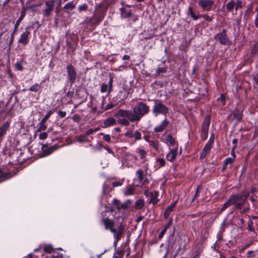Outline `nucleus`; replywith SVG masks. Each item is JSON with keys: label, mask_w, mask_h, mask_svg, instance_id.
Here are the masks:
<instances>
[{"label": "nucleus", "mask_w": 258, "mask_h": 258, "mask_svg": "<svg viewBox=\"0 0 258 258\" xmlns=\"http://www.w3.org/2000/svg\"><path fill=\"white\" fill-rule=\"evenodd\" d=\"M12 177L11 174L9 172H4L0 168V183L7 179H10Z\"/></svg>", "instance_id": "26"}, {"label": "nucleus", "mask_w": 258, "mask_h": 258, "mask_svg": "<svg viewBox=\"0 0 258 258\" xmlns=\"http://www.w3.org/2000/svg\"><path fill=\"white\" fill-rule=\"evenodd\" d=\"M145 206V202L143 199H140L136 202L135 208L136 210H141Z\"/></svg>", "instance_id": "35"}, {"label": "nucleus", "mask_w": 258, "mask_h": 258, "mask_svg": "<svg viewBox=\"0 0 258 258\" xmlns=\"http://www.w3.org/2000/svg\"><path fill=\"white\" fill-rule=\"evenodd\" d=\"M154 101V104L152 109L154 116L157 117L158 115L162 114L166 117L169 111V108L157 99Z\"/></svg>", "instance_id": "1"}, {"label": "nucleus", "mask_w": 258, "mask_h": 258, "mask_svg": "<svg viewBox=\"0 0 258 258\" xmlns=\"http://www.w3.org/2000/svg\"><path fill=\"white\" fill-rule=\"evenodd\" d=\"M203 17L204 19L208 22H211L213 21V17L209 16L207 14H204L201 15V18Z\"/></svg>", "instance_id": "56"}, {"label": "nucleus", "mask_w": 258, "mask_h": 258, "mask_svg": "<svg viewBox=\"0 0 258 258\" xmlns=\"http://www.w3.org/2000/svg\"><path fill=\"white\" fill-rule=\"evenodd\" d=\"M234 162V159L232 158L231 157H228L226 158L224 162H223V167L221 169L222 172H224L227 168V165L230 164V168H232V164Z\"/></svg>", "instance_id": "27"}, {"label": "nucleus", "mask_w": 258, "mask_h": 258, "mask_svg": "<svg viewBox=\"0 0 258 258\" xmlns=\"http://www.w3.org/2000/svg\"><path fill=\"white\" fill-rule=\"evenodd\" d=\"M208 153H209V152H208L206 151H204V150L203 149L202 152L200 153V159L203 160L204 158H205Z\"/></svg>", "instance_id": "63"}, {"label": "nucleus", "mask_w": 258, "mask_h": 258, "mask_svg": "<svg viewBox=\"0 0 258 258\" xmlns=\"http://www.w3.org/2000/svg\"><path fill=\"white\" fill-rule=\"evenodd\" d=\"M121 94H122V93L121 92H120L119 93L117 94V95L114 97L111 102L113 103V104H115V106L119 105V104H122V101H124V100L126 98V97H124L123 98H121Z\"/></svg>", "instance_id": "22"}, {"label": "nucleus", "mask_w": 258, "mask_h": 258, "mask_svg": "<svg viewBox=\"0 0 258 258\" xmlns=\"http://www.w3.org/2000/svg\"><path fill=\"white\" fill-rule=\"evenodd\" d=\"M45 123H46V122L41 120V121L38 124V128L37 129V132H40L41 131H45L47 128V126L46 125Z\"/></svg>", "instance_id": "39"}, {"label": "nucleus", "mask_w": 258, "mask_h": 258, "mask_svg": "<svg viewBox=\"0 0 258 258\" xmlns=\"http://www.w3.org/2000/svg\"><path fill=\"white\" fill-rule=\"evenodd\" d=\"M99 135L100 136H103V139L108 142V143H111V137L109 135H106V134H105L104 133H100L99 134Z\"/></svg>", "instance_id": "50"}, {"label": "nucleus", "mask_w": 258, "mask_h": 258, "mask_svg": "<svg viewBox=\"0 0 258 258\" xmlns=\"http://www.w3.org/2000/svg\"><path fill=\"white\" fill-rule=\"evenodd\" d=\"M132 202L130 200H126L125 202L120 205L119 210L121 209L126 210L128 209L129 206L132 204Z\"/></svg>", "instance_id": "41"}, {"label": "nucleus", "mask_w": 258, "mask_h": 258, "mask_svg": "<svg viewBox=\"0 0 258 258\" xmlns=\"http://www.w3.org/2000/svg\"><path fill=\"white\" fill-rule=\"evenodd\" d=\"M126 110L119 109L115 114L116 117H125Z\"/></svg>", "instance_id": "54"}, {"label": "nucleus", "mask_w": 258, "mask_h": 258, "mask_svg": "<svg viewBox=\"0 0 258 258\" xmlns=\"http://www.w3.org/2000/svg\"><path fill=\"white\" fill-rule=\"evenodd\" d=\"M15 68L17 70L19 71H22L24 70V68L22 66L21 61H17L15 63Z\"/></svg>", "instance_id": "59"}, {"label": "nucleus", "mask_w": 258, "mask_h": 258, "mask_svg": "<svg viewBox=\"0 0 258 258\" xmlns=\"http://www.w3.org/2000/svg\"><path fill=\"white\" fill-rule=\"evenodd\" d=\"M240 194L242 195L243 199H245L244 201L246 203L247 199L249 196L250 192L248 189H244Z\"/></svg>", "instance_id": "51"}, {"label": "nucleus", "mask_w": 258, "mask_h": 258, "mask_svg": "<svg viewBox=\"0 0 258 258\" xmlns=\"http://www.w3.org/2000/svg\"><path fill=\"white\" fill-rule=\"evenodd\" d=\"M177 151L178 147H176L175 148L170 150L169 152L166 155V159L170 162H173L177 156Z\"/></svg>", "instance_id": "19"}, {"label": "nucleus", "mask_w": 258, "mask_h": 258, "mask_svg": "<svg viewBox=\"0 0 258 258\" xmlns=\"http://www.w3.org/2000/svg\"><path fill=\"white\" fill-rule=\"evenodd\" d=\"M66 73L67 75V81L72 87L76 82L78 77L77 71L74 66L72 64H69L66 67Z\"/></svg>", "instance_id": "5"}, {"label": "nucleus", "mask_w": 258, "mask_h": 258, "mask_svg": "<svg viewBox=\"0 0 258 258\" xmlns=\"http://www.w3.org/2000/svg\"><path fill=\"white\" fill-rule=\"evenodd\" d=\"M214 39L222 45L229 46L231 44V41L228 36L227 30L226 29H223L216 34L214 36Z\"/></svg>", "instance_id": "2"}, {"label": "nucleus", "mask_w": 258, "mask_h": 258, "mask_svg": "<svg viewBox=\"0 0 258 258\" xmlns=\"http://www.w3.org/2000/svg\"><path fill=\"white\" fill-rule=\"evenodd\" d=\"M169 123V121L165 117V119L161 121L160 124L156 125L154 128V132L157 133L163 132L168 126Z\"/></svg>", "instance_id": "17"}, {"label": "nucleus", "mask_w": 258, "mask_h": 258, "mask_svg": "<svg viewBox=\"0 0 258 258\" xmlns=\"http://www.w3.org/2000/svg\"><path fill=\"white\" fill-rule=\"evenodd\" d=\"M156 161L159 165V168L164 167L166 165L165 160L163 158H157Z\"/></svg>", "instance_id": "55"}, {"label": "nucleus", "mask_w": 258, "mask_h": 258, "mask_svg": "<svg viewBox=\"0 0 258 258\" xmlns=\"http://www.w3.org/2000/svg\"><path fill=\"white\" fill-rule=\"evenodd\" d=\"M167 71V68L166 67H161L158 68L156 71L155 75L156 76H159L161 74L165 73Z\"/></svg>", "instance_id": "45"}, {"label": "nucleus", "mask_w": 258, "mask_h": 258, "mask_svg": "<svg viewBox=\"0 0 258 258\" xmlns=\"http://www.w3.org/2000/svg\"><path fill=\"white\" fill-rule=\"evenodd\" d=\"M78 11L80 12H86L88 9V6L86 4H84L83 5H80L78 7Z\"/></svg>", "instance_id": "48"}, {"label": "nucleus", "mask_w": 258, "mask_h": 258, "mask_svg": "<svg viewBox=\"0 0 258 258\" xmlns=\"http://www.w3.org/2000/svg\"><path fill=\"white\" fill-rule=\"evenodd\" d=\"M41 145L42 154L40 155L41 157H44L50 155L58 148V146L56 144L51 147H48L47 144H42Z\"/></svg>", "instance_id": "11"}, {"label": "nucleus", "mask_w": 258, "mask_h": 258, "mask_svg": "<svg viewBox=\"0 0 258 258\" xmlns=\"http://www.w3.org/2000/svg\"><path fill=\"white\" fill-rule=\"evenodd\" d=\"M188 14L192 18L193 20H197L201 18V14L196 9L193 8L192 7L188 8Z\"/></svg>", "instance_id": "20"}, {"label": "nucleus", "mask_w": 258, "mask_h": 258, "mask_svg": "<svg viewBox=\"0 0 258 258\" xmlns=\"http://www.w3.org/2000/svg\"><path fill=\"white\" fill-rule=\"evenodd\" d=\"M198 3L203 11L209 12L212 10L214 2L213 0H199Z\"/></svg>", "instance_id": "15"}, {"label": "nucleus", "mask_w": 258, "mask_h": 258, "mask_svg": "<svg viewBox=\"0 0 258 258\" xmlns=\"http://www.w3.org/2000/svg\"><path fill=\"white\" fill-rule=\"evenodd\" d=\"M213 143L208 141L203 149L209 153L211 149L213 148Z\"/></svg>", "instance_id": "43"}, {"label": "nucleus", "mask_w": 258, "mask_h": 258, "mask_svg": "<svg viewBox=\"0 0 258 258\" xmlns=\"http://www.w3.org/2000/svg\"><path fill=\"white\" fill-rule=\"evenodd\" d=\"M41 88V84L35 83L29 89V90L32 92H37Z\"/></svg>", "instance_id": "37"}, {"label": "nucleus", "mask_w": 258, "mask_h": 258, "mask_svg": "<svg viewBox=\"0 0 258 258\" xmlns=\"http://www.w3.org/2000/svg\"><path fill=\"white\" fill-rule=\"evenodd\" d=\"M217 102H221L222 105H224L226 104V94H221L220 95V97L217 99Z\"/></svg>", "instance_id": "46"}, {"label": "nucleus", "mask_w": 258, "mask_h": 258, "mask_svg": "<svg viewBox=\"0 0 258 258\" xmlns=\"http://www.w3.org/2000/svg\"><path fill=\"white\" fill-rule=\"evenodd\" d=\"M172 212V211L167 207L164 211V218L165 219H168L169 218L170 214Z\"/></svg>", "instance_id": "52"}, {"label": "nucleus", "mask_w": 258, "mask_h": 258, "mask_svg": "<svg viewBox=\"0 0 258 258\" xmlns=\"http://www.w3.org/2000/svg\"><path fill=\"white\" fill-rule=\"evenodd\" d=\"M81 115L79 114H75L72 117L73 120L75 122H79L81 120Z\"/></svg>", "instance_id": "57"}, {"label": "nucleus", "mask_w": 258, "mask_h": 258, "mask_svg": "<svg viewBox=\"0 0 258 258\" xmlns=\"http://www.w3.org/2000/svg\"><path fill=\"white\" fill-rule=\"evenodd\" d=\"M124 252V248L118 247L115 252L116 255H114L113 258H123Z\"/></svg>", "instance_id": "34"}, {"label": "nucleus", "mask_w": 258, "mask_h": 258, "mask_svg": "<svg viewBox=\"0 0 258 258\" xmlns=\"http://www.w3.org/2000/svg\"><path fill=\"white\" fill-rule=\"evenodd\" d=\"M149 143L150 146H152L155 150H157L158 149V141L151 140Z\"/></svg>", "instance_id": "47"}, {"label": "nucleus", "mask_w": 258, "mask_h": 258, "mask_svg": "<svg viewBox=\"0 0 258 258\" xmlns=\"http://www.w3.org/2000/svg\"><path fill=\"white\" fill-rule=\"evenodd\" d=\"M54 0H47L45 2V9L43 10L44 16L49 17L54 8Z\"/></svg>", "instance_id": "14"}, {"label": "nucleus", "mask_w": 258, "mask_h": 258, "mask_svg": "<svg viewBox=\"0 0 258 258\" xmlns=\"http://www.w3.org/2000/svg\"><path fill=\"white\" fill-rule=\"evenodd\" d=\"M52 111L51 110L48 111L47 113L45 115V116L43 117L41 120L46 122L48 118L50 117V115L52 114Z\"/></svg>", "instance_id": "62"}, {"label": "nucleus", "mask_w": 258, "mask_h": 258, "mask_svg": "<svg viewBox=\"0 0 258 258\" xmlns=\"http://www.w3.org/2000/svg\"><path fill=\"white\" fill-rule=\"evenodd\" d=\"M165 142L166 144L169 143L170 145L172 146L176 145V147H178V143H177V142H176L175 141V139H174L173 138V137L172 136V135L171 134L167 135L165 137Z\"/></svg>", "instance_id": "28"}, {"label": "nucleus", "mask_w": 258, "mask_h": 258, "mask_svg": "<svg viewBox=\"0 0 258 258\" xmlns=\"http://www.w3.org/2000/svg\"><path fill=\"white\" fill-rule=\"evenodd\" d=\"M173 224V219L171 217L169 218V220L167 222V223L165 225L164 228L162 229V231H163L165 233L166 232L167 229L169 228V227L172 225Z\"/></svg>", "instance_id": "44"}, {"label": "nucleus", "mask_w": 258, "mask_h": 258, "mask_svg": "<svg viewBox=\"0 0 258 258\" xmlns=\"http://www.w3.org/2000/svg\"><path fill=\"white\" fill-rule=\"evenodd\" d=\"M90 138L91 139L90 140L89 138L86 136L85 134L76 137L77 141L79 143L89 142L93 139V137H91Z\"/></svg>", "instance_id": "30"}, {"label": "nucleus", "mask_w": 258, "mask_h": 258, "mask_svg": "<svg viewBox=\"0 0 258 258\" xmlns=\"http://www.w3.org/2000/svg\"><path fill=\"white\" fill-rule=\"evenodd\" d=\"M250 56L252 57L258 56V41L254 43L252 46L250 50Z\"/></svg>", "instance_id": "32"}, {"label": "nucleus", "mask_w": 258, "mask_h": 258, "mask_svg": "<svg viewBox=\"0 0 258 258\" xmlns=\"http://www.w3.org/2000/svg\"><path fill=\"white\" fill-rule=\"evenodd\" d=\"M102 223L104 224V229L106 230H109L112 233L115 234L118 231V226L116 229L114 227L115 222L110 219L108 217L103 218L101 220Z\"/></svg>", "instance_id": "9"}, {"label": "nucleus", "mask_w": 258, "mask_h": 258, "mask_svg": "<svg viewBox=\"0 0 258 258\" xmlns=\"http://www.w3.org/2000/svg\"><path fill=\"white\" fill-rule=\"evenodd\" d=\"M135 188L132 186H128L127 187L126 190L124 192V194L126 196L133 195L134 194Z\"/></svg>", "instance_id": "40"}, {"label": "nucleus", "mask_w": 258, "mask_h": 258, "mask_svg": "<svg viewBox=\"0 0 258 258\" xmlns=\"http://www.w3.org/2000/svg\"><path fill=\"white\" fill-rule=\"evenodd\" d=\"M137 152L139 153L140 159L142 160H144L147 155V152L143 149L138 148L137 149Z\"/></svg>", "instance_id": "38"}, {"label": "nucleus", "mask_w": 258, "mask_h": 258, "mask_svg": "<svg viewBox=\"0 0 258 258\" xmlns=\"http://www.w3.org/2000/svg\"><path fill=\"white\" fill-rule=\"evenodd\" d=\"M151 200L150 203H152L154 205L156 204L158 202V197L159 196V191L155 190L154 192H150Z\"/></svg>", "instance_id": "29"}, {"label": "nucleus", "mask_w": 258, "mask_h": 258, "mask_svg": "<svg viewBox=\"0 0 258 258\" xmlns=\"http://www.w3.org/2000/svg\"><path fill=\"white\" fill-rule=\"evenodd\" d=\"M104 18V14L103 13L97 12L94 14L91 18H86L85 22L94 29L102 21Z\"/></svg>", "instance_id": "3"}, {"label": "nucleus", "mask_w": 258, "mask_h": 258, "mask_svg": "<svg viewBox=\"0 0 258 258\" xmlns=\"http://www.w3.org/2000/svg\"><path fill=\"white\" fill-rule=\"evenodd\" d=\"M66 43L67 51L74 52L76 48L77 42L72 38H70L66 40Z\"/></svg>", "instance_id": "18"}, {"label": "nucleus", "mask_w": 258, "mask_h": 258, "mask_svg": "<svg viewBox=\"0 0 258 258\" xmlns=\"http://www.w3.org/2000/svg\"><path fill=\"white\" fill-rule=\"evenodd\" d=\"M243 117V110L240 108L234 109L227 116V120L228 121H232L235 120V125H237L239 123L242 121Z\"/></svg>", "instance_id": "8"}, {"label": "nucleus", "mask_w": 258, "mask_h": 258, "mask_svg": "<svg viewBox=\"0 0 258 258\" xmlns=\"http://www.w3.org/2000/svg\"><path fill=\"white\" fill-rule=\"evenodd\" d=\"M125 117L131 122L139 121L136 114L134 113V111L132 112L131 110H126Z\"/></svg>", "instance_id": "25"}, {"label": "nucleus", "mask_w": 258, "mask_h": 258, "mask_svg": "<svg viewBox=\"0 0 258 258\" xmlns=\"http://www.w3.org/2000/svg\"><path fill=\"white\" fill-rule=\"evenodd\" d=\"M248 230L251 232H254V229L253 227V222L251 220L248 222Z\"/></svg>", "instance_id": "64"}, {"label": "nucleus", "mask_w": 258, "mask_h": 258, "mask_svg": "<svg viewBox=\"0 0 258 258\" xmlns=\"http://www.w3.org/2000/svg\"><path fill=\"white\" fill-rule=\"evenodd\" d=\"M141 133L139 131H136L135 133L133 134V137L137 141L140 140L142 138Z\"/></svg>", "instance_id": "58"}, {"label": "nucleus", "mask_w": 258, "mask_h": 258, "mask_svg": "<svg viewBox=\"0 0 258 258\" xmlns=\"http://www.w3.org/2000/svg\"><path fill=\"white\" fill-rule=\"evenodd\" d=\"M136 175H137L138 180L140 182H142L144 180V172L143 171L139 169L136 171Z\"/></svg>", "instance_id": "42"}, {"label": "nucleus", "mask_w": 258, "mask_h": 258, "mask_svg": "<svg viewBox=\"0 0 258 258\" xmlns=\"http://www.w3.org/2000/svg\"><path fill=\"white\" fill-rule=\"evenodd\" d=\"M242 3L241 0H237L235 3V9L236 11H237L239 9H241L242 8Z\"/></svg>", "instance_id": "60"}, {"label": "nucleus", "mask_w": 258, "mask_h": 258, "mask_svg": "<svg viewBox=\"0 0 258 258\" xmlns=\"http://www.w3.org/2000/svg\"><path fill=\"white\" fill-rule=\"evenodd\" d=\"M211 116L210 114L207 115L202 123L201 129L200 131L201 137L203 141L207 139L208 136V132L211 122Z\"/></svg>", "instance_id": "6"}, {"label": "nucleus", "mask_w": 258, "mask_h": 258, "mask_svg": "<svg viewBox=\"0 0 258 258\" xmlns=\"http://www.w3.org/2000/svg\"><path fill=\"white\" fill-rule=\"evenodd\" d=\"M76 4L77 3H75L74 1L68 3L63 7L64 12L67 13H70L76 7Z\"/></svg>", "instance_id": "23"}, {"label": "nucleus", "mask_w": 258, "mask_h": 258, "mask_svg": "<svg viewBox=\"0 0 258 258\" xmlns=\"http://www.w3.org/2000/svg\"><path fill=\"white\" fill-rule=\"evenodd\" d=\"M11 119H9L6 121L2 123L0 126V144L3 142L5 137L7 134V132L10 128Z\"/></svg>", "instance_id": "12"}, {"label": "nucleus", "mask_w": 258, "mask_h": 258, "mask_svg": "<svg viewBox=\"0 0 258 258\" xmlns=\"http://www.w3.org/2000/svg\"><path fill=\"white\" fill-rule=\"evenodd\" d=\"M25 16H26V9L25 8H23L22 9V10L21 12L20 16L19 17L18 19L17 20V22L15 25L14 28H15V30H17V29L20 25V23L23 20V19L24 18Z\"/></svg>", "instance_id": "31"}, {"label": "nucleus", "mask_w": 258, "mask_h": 258, "mask_svg": "<svg viewBox=\"0 0 258 258\" xmlns=\"http://www.w3.org/2000/svg\"><path fill=\"white\" fill-rule=\"evenodd\" d=\"M121 17L123 18H129L133 15L132 10H126L125 8H121L119 9Z\"/></svg>", "instance_id": "21"}, {"label": "nucleus", "mask_w": 258, "mask_h": 258, "mask_svg": "<svg viewBox=\"0 0 258 258\" xmlns=\"http://www.w3.org/2000/svg\"><path fill=\"white\" fill-rule=\"evenodd\" d=\"M242 12L241 11L240 12V16L236 18L234 21L236 22V26L238 27H239L240 26V24H241V16H242Z\"/></svg>", "instance_id": "61"}, {"label": "nucleus", "mask_w": 258, "mask_h": 258, "mask_svg": "<svg viewBox=\"0 0 258 258\" xmlns=\"http://www.w3.org/2000/svg\"><path fill=\"white\" fill-rule=\"evenodd\" d=\"M114 74L110 73L109 74V81L108 84L102 83L100 85V92L102 93L108 92V94L110 93L112 91Z\"/></svg>", "instance_id": "10"}, {"label": "nucleus", "mask_w": 258, "mask_h": 258, "mask_svg": "<svg viewBox=\"0 0 258 258\" xmlns=\"http://www.w3.org/2000/svg\"><path fill=\"white\" fill-rule=\"evenodd\" d=\"M32 28V26H27L25 29V31L23 32L21 35L20 38L18 40V43L26 45L29 42V36L31 35V32L29 29Z\"/></svg>", "instance_id": "13"}, {"label": "nucleus", "mask_w": 258, "mask_h": 258, "mask_svg": "<svg viewBox=\"0 0 258 258\" xmlns=\"http://www.w3.org/2000/svg\"><path fill=\"white\" fill-rule=\"evenodd\" d=\"M233 205L232 202L229 198L228 200L222 205L221 208L219 210V214H221L223 213L226 209H227L230 206Z\"/></svg>", "instance_id": "33"}, {"label": "nucleus", "mask_w": 258, "mask_h": 258, "mask_svg": "<svg viewBox=\"0 0 258 258\" xmlns=\"http://www.w3.org/2000/svg\"><path fill=\"white\" fill-rule=\"evenodd\" d=\"M117 122L123 125H128L130 123L129 121L126 118H118Z\"/></svg>", "instance_id": "53"}, {"label": "nucleus", "mask_w": 258, "mask_h": 258, "mask_svg": "<svg viewBox=\"0 0 258 258\" xmlns=\"http://www.w3.org/2000/svg\"><path fill=\"white\" fill-rule=\"evenodd\" d=\"M124 227L122 224H120L118 225V231L117 233L113 234L114 242L113 246L116 248L117 242L120 240L122 235L124 233Z\"/></svg>", "instance_id": "16"}, {"label": "nucleus", "mask_w": 258, "mask_h": 258, "mask_svg": "<svg viewBox=\"0 0 258 258\" xmlns=\"http://www.w3.org/2000/svg\"><path fill=\"white\" fill-rule=\"evenodd\" d=\"M235 2L233 0H230L226 5L227 11L229 12H231L235 8Z\"/></svg>", "instance_id": "36"}, {"label": "nucleus", "mask_w": 258, "mask_h": 258, "mask_svg": "<svg viewBox=\"0 0 258 258\" xmlns=\"http://www.w3.org/2000/svg\"><path fill=\"white\" fill-rule=\"evenodd\" d=\"M229 198L236 210H241L242 207L245 204V199H243L242 195L240 194H232L229 196Z\"/></svg>", "instance_id": "7"}, {"label": "nucleus", "mask_w": 258, "mask_h": 258, "mask_svg": "<svg viewBox=\"0 0 258 258\" xmlns=\"http://www.w3.org/2000/svg\"><path fill=\"white\" fill-rule=\"evenodd\" d=\"M149 107L143 102H139L133 108L134 113L136 114L139 120L149 112Z\"/></svg>", "instance_id": "4"}, {"label": "nucleus", "mask_w": 258, "mask_h": 258, "mask_svg": "<svg viewBox=\"0 0 258 258\" xmlns=\"http://www.w3.org/2000/svg\"><path fill=\"white\" fill-rule=\"evenodd\" d=\"M116 124V120L113 117H109L104 120L103 122L102 127L106 128Z\"/></svg>", "instance_id": "24"}, {"label": "nucleus", "mask_w": 258, "mask_h": 258, "mask_svg": "<svg viewBox=\"0 0 258 258\" xmlns=\"http://www.w3.org/2000/svg\"><path fill=\"white\" fill-rule=\"evenodd\" d=\"M257 252L258 253V249L254 251V250H249L246 253V257L247 258H253L255 257V253Z\"/></svg>", "instance_id": "49"}]
</instances>
